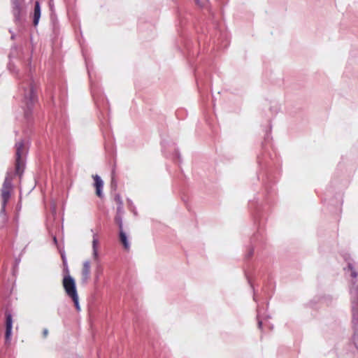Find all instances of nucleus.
Instances as JSON below:
<instances>
[{
  "label": "nucleus",
  "instance_id": "8",
  "mask_svg": "<svg viewBox=\"0 0 358 358\" xmlns=\"http://www.w3.org/2000/svg\"><path fill=\"white\" fill-rule=\"evenodd\" d=\"M13 6V13L16 17H19L22 9L21 2L20 0H11Z\"/></svg>",
  "mask_w": 358,
  "mask_h": 358
},
{
  "label": "nucleus",
  "instance_id": "6",
  "mask_svg": "<svg viewBox=\"0 0 358 358\" xmlns=\"http://www.w3.org/2000/svg\"><path fill=\"white\" fill-rule=\"evenodd\" d=\"M90 262L86 261L83 263L82 271H81V280L83 283L87 282L90 277Z\"/></svg>",
  "mask_w": 358,
  "mask_h": 358
},
{
  "label": "nucleus",
  "instance_id": "7",
  "mask_svg": "<svg viewBox=\"0 0 358 358\" xmlns=\"http://www.w3.org/2000/svg\"><path fill=\"white\" fill-rule=\"evenodd\" d=\"M40 17H41L40 3L38 1H36L35 5H34V19H33V24L34 26L38 25Z\"/></svg>",
  "mask_w": 358,
  "mask_h": 358
},
{
  "label": "nucleus",
  "instance_id": "3",
  "mask_svg": "<svg viewBox=\"0 0 358 358\" xmlns=\"http://www.w3.org/2000/svg\"><path fill=\"white\" fill-rule=\"evenodd\" d=\"M16 147V162H15V169H16V173L19 175L22 173L21 171V166H22V162L21 160L22 156L24 152V143L22 141L18 142L15 145Z\"/></svg>",
  "mask_w": 358,
  "mask_h": 358
},
{
  "label": "nucleus",
  "instance_id": "12",
  "mask_svg": "<svg viewBox=\"0 0 358 358\" xmlns=\"http://www.w3.org/2000/svg\"><path fill=\"white\" fill-rule=\"evenodd\" d=\"M98 239L95 237H94L93 238V241H92V246H93V255H94V258H97L98 257V252H97V245H98Z\"/></svg>",
  "mask_w": 358,
  "mask_h": 358
},
{
  "label": "nucleus",
  "instance_id": "1",
  "mask_svg": "<svg viewBox=\"0 0 358 358\" xmlns=\"http://www.w3.org/2000/svg\"><path fill=\"white\" fill-rule=\"evenodd\" d=\"M62 285L67 296L73 301L76 310H80L78 294L73 278L69 274L64 275L62 280Z\"/></svg>",
  "mask_w": 358,
  "mask_h": 358
},
{
  "label": "nucleus",
  "instance_id": "15",
  "mask_svg": "<svg viewBox=\"0 0 358 358\" xmlns=\"http://www.w3.org/2000/svg\"><path fill=\"white\" fill-rule=\"evenodd\" d=\"M196 3L199 6H203L204 5V2L200 0H195Z\"/></svg>",
  "mask_w": 358,
  "mask_h": 358
},
{
  "label": "nucleus",
  "instance_id": "2",
  "mask_svg": "<svg viewBox=\"0 0 358 358\" xmlns=\"http://www.w3.org/2000/svg\"><path fill=\"white\" fill-rule=\"evenodd\" d=\"M24 101L28 108H30L37 101V85L32 80L23 84Z\"/></svg>",
  "mask_w": 358,
  "mask_h": 358
},
{
  "label": "nucleus",
  "instance_id": "13",
  "mask_svg": "<svg viewBox=\"0 0 358 358\" xmlns=\"http://www.w3.org/2000/svg\"><path fill=\"white\" fill-rule=\"evenodd\" d=\"M348 269L351 271V276L352 278H356L357 276V273H356V271H355L353 266H352V264H348Z\"/></svg>",
  "mask_w": 358,
  "mask_h": 358
},
{
  "label": "nucleus",
  "instance_id": "17",
  "mask_svg": "<svg viewBox=\"0 0 358 358\" xmlns=\"http://www.w3.org/2000/svg\"><path fill=\"white\" fill-rule=\"evenodd\" d=\"M62 258H63V262H64V264H66V260L64 259V257H62Z\"/></svg>",
  "mask_w": 358,
  "mask_h": 358
},
{
  "label": "nucleus",
  "instance_id": "10",
  "mask_svg": "<svg viewBox=\"0 0 358 358\" xmlns=\"http://www.w3.org/2000/svg\"><path fill=\"white\" fill-rule=\"evenodd\" d=\"M120 241L122 244L124 250H129L130 246L127 240V237L126 236V234L123 231V230L120 231Z\"/></svg>",
  "mask_w": 358,
  "mask_h": 358
},
{
  "label": "nucleus",
  "instance_id": "18",
  "mask_svg": "<svg viewBox=\"0 0 358 358\" xmlns=\"http://www.w3.org/2000/svg\"><path fill=\"white\" fill-rule=\"evenodd\" d=\"M352 310H353V311L355 310V306L352 307Z\"/></svg>",
  "mask_w": 358,
  "mask_h": 358
},
{
  "label": "nucleus",
  "instance_id": "19",
  "mask_svg": "<svg viewBox=\"0 0 358 358\" xmlns=\"http://www.w3.org/2000/svg\"><path fill=\"white\" fill-rule=\"evenodd\" d=\"M357 305H358V300H357Z\"/></svg>",
  "mask_w": 358,
  "mask_h": 358
},
{
  "label": "nucleus",
  "instance_id": "9",
  "mask_svg": "<svg viewBox=\"0 0 358 358\" xmlns=\"http://www.w3.org/2000/svg\"><path fill=\"white\" fill-rule=\"evenodd\" d=\"M1 199H2V206H3V208H4L10 198L9 188L8 187H6L5 185L3 187V189H1Z\"/></svg>",
  "mask_w": 358,
  "mask_h": 358
},
{
  "label": "nucleus",
  "instance_id": "5",
  "mask_svg": "<svg viewBox=\"0 0 358 358\" xmlns=\"http://www.w3.org/2000/svg\"><path fill=\"white\" fill-rule=\"evenodd\" d=\"M92 178L94 179V187L96 189V195L99 197H103L102 189L103 187V182L101 178L98 175H93Z\"/></svg>",
  "mask_w": 358,
  "mask_h": 358
},
{
  "label": "nucleus",
  "instance_id": "14",
  "mask_svg": "<svg viewBox=\"0 0 358 358\" xmlns=\"http://www.w3.org/2000/svg\"><path fill=\"white\" fill-rule=\"evenodd\" d=\"M115 222L118 224L119 226V228H120V230H123L122 229V219L120 217V215H117L115 218Z\"/></svg>",
  "mask_w": 358,
  "mask_h": 358
},
{
  "label": "nucleus",
  "instance_id": "4",
  "mask_svg": "<svg viewBox=\"0 0 358 358\" xmlns=\"http://www.w3.org/2000/svg\"><path fill=\"white\" fill-rule=\"evenodd\" d=\"M12 327H13V319L12 315L10 313L6 314V333H5V339L6 343H9L11 338L12 334Z\"/></svg>",
  "mask_w": 358,
  "mask_h": 358
},
{
  "label": "nucleus",
  "instance_id": "11",
  "mask_svg": "<svg viewBox=\"0 0 358 358\" xmlns=\"http://www.w3.org/2000/svg\"><path fill=\"white\" fill-rule=\"evenodd\" d=\"M115 201L117 206V212L118 213H120L121 210H122V207H123V202H122V200L120 197V195H116L115 196Z\"/></svg>",
  "mask_w": 358,
  "mask_h": 358
},
{
  "label": "nucleus",
  "instance_id": "16",
  "mask_svg": "<svg viewBox=\"0 0 358 358\" xmlns=\"http://www.w3.org/2000/svg\"><path fill=\"white\" fill-rule=\"evenodd\" d=\"M48 335V330L47 329H44L43 330V336L44 338H46Z\"/></svg>",
  "mask_w": 358,
  "mask_h": 358
}]
</instances>
